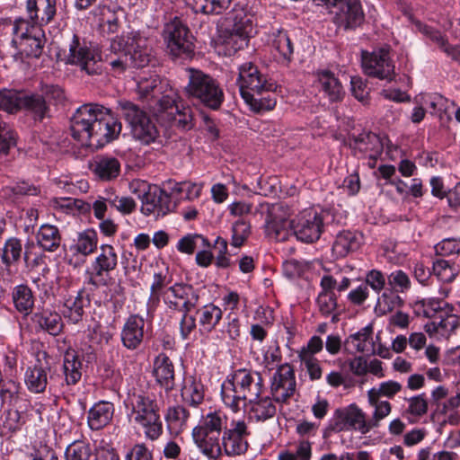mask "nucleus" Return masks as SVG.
Listing matches in <instances>:
<instances>
[{
    "label": "nucleus",
    "instance_id": "nucleus-6",
    "mask_svg": "<svg viewBox=\"0 0 460 460\" xmlns=\"http://www.w3.org/2000/svg\"><path fill=\"white\" fill-rule=\"evenodd\" d=\"M118 105L120 115L130 127L133 137L146 146L155 143L159 131L147 112L130 101L121 100Z\"/></svg>",
    "mask_w": 460,
    "mask_h": 460
},
{
    "label": "nucleus",
    "instance_id": "nucleus-64",
    "mask_svg": "<svg viewBox=\"0 0 460 460\" xmlns=\"http://www.w3.org/2000/svg\"><path fill=\"white\" fill-rule=\"evenodd\" d=\"M213 248L217 252L216 266L222 269L230 267L231 261L227 257V241L217 236L214 242Z\"/></svg>",
    "mask_w": 460,
    "mask_h": 460
},
{
    "label": "nucleus",
    "instance_id": "nucleus-37",
    "mask_svg": "<svg viewBox=\"0 0 460 460\" xmlns=\"http://www.w3.org/2000/svg\"><path fill=\"white\" fill-rule=\"evenodd\" d=\"M93 172L102 181L117 178L120 172V163L112 156H98L94 162Z\"/></svg>",
    "mask_w": 460,
    "mask_h": 460
},
{
    "label": "nucleus",
    "instance_id": "nucleus-21",
    "mask_svg": "<svg viewBox=\"0 0 460 460\" xmlns=\"http://www.w3.org/2000/svg\"><path fill=\"white\" fill-rule=\"evenodd\" d=\"M23 254L25 261H28L27 252H23L22 240L17 237L8 238L1 249V261L4 266V270L0 273V279L3 282L9 284L12 282L11 266L18 263Z\"/></svg>",
    "mask_w": 460,
    "mask_h": 460
},
{
    "label": "nucleus",
    "instance_id": "nucleus-10",
    "mask_svg": "<svg viewBox=\"0 0 460 460\" xmlns=\"http://www.w3.org/2000/svg\"><path fill=\"white\" fill-rule=\"evenodd\" d=\"M117 267L118 254L115 248L111 244H102L90 270H86L87 283L94 288L108 286L110 276Z\"/></svg>",
    "mask_w": 460,
    "mask_h": 460
},
{
    "label": "nucleus",
    "instance_id": "nucleus-18",
    "mask_svg": "<svg viewBox=\"0 0 460 460\" xmlns=\"http://www.w3.org/2000/svg\"><path fill=\"white\" fill-rule=\"evenodd\" d=\"M246 435H248L246 423L243 420L233 421L221 436V456L223 452L227 456L244 454L248 449V443L244 438Z\"/></svg>",
    "mask_w": 460,
    "mask_h": 460
},
{
    "label": "nucleus",
    "instance_id": "nucleus-28",
    "mask_svg": "<svg viewBox=\"0 0 460 460\" xmlns=\"http://www.w3.org/2000/svg\"><path fill=\"white\" fill-rule=\"evenodd\" d=\"M317 80L320 91L331 102H341L343 99L345 95L343 86L334 73L329 70H321L317 73Z\"/></svg>",
    "mask_w": 460,
    "mask_h": 460
},
{
    "label": "nucleus",
    "instance_id": "nucleus-61",
    "mask_svg": "<svg viewBox=\"0 0 460 460\" xmlns=\"http://www.w3.org/2000/svg\"><path fill=\"white\" fill-rule=\"evenodd\" d=\"M388 285L397 293H403L411 288L409 276L401 270L393 271L388 276Z\"/></svg>",
    "mask_w": 460,
    "mask_h": 460
},
{
    "label": "nucleus",
    "instance_id": "nucleus-17",
    "mask_svg": "<svg viewBox=\"0 0 460 460\" xmlns=\"http://www.w3.org/2000/svg\"><path fill=\"white\" fill-rule=\"evenodd\" d=\"M270 388L275 402L279 404L288 402L296 388L295 371L289 364H282L277 368L270 379Z\"/></svg>",
    "mask_w": 460,
    "mask_h": 460
},
{
    "label": "nucleus",
    "instance_id": "nucleus-4",
    "mask_svg": "<svg viewBox=\"0 0 460 460\" xmlns=\"http://www.w3.org/2000/svg\"><path fill=\"white\" fill-rule=\"evenodd\" d=\"M263 389L264 382L260 372L239 368L230 374L222 385L221 397L226 407L237 412L241 405L245 407L247 401L261 395Z\"/></svg>",
    "mask_w": 460,
    "mask_h": 460
},
{
    "label": "nucleus",
    "instance_id": "nucleus-13",
    "mask_svg": "<svg viewBox=\"0 0 460 460\" xmlns=\"http://www.w3.org/2000/svg\"><path fill=\"white\" fill-rule=\"evenodd\" d=\"M328 429L333 432L356 430L362 435L370 431L366 413L355 403L336 409L330 420Z\"/></svg>",
    "mask_w": 460,
    "mask_h": 460
},
{
    "label": "nucleus",
    "instance_id": "nucleus-36",
    "mask_svg": "<svg viewBox=\"0 0 460 460\" xmlns=\"http://www.w3.org/2000/svg\"><path fill=\"white\" fill-rule=\"evenodd\" d=\"M373 328L367 325L360 329L358 332L348 337L345 345L352 347L355 351L361 353H375V344L372 341Z\"/></svg>",
    "mask_w": 460,
    "mask_h": 460
},
{
    "label": "nucleus",
    "instance_id": "nucleus-27",
    "mask_svg": "<svg viewBox=\"0 0 460 460\" xmlns=\"http://www.w3.org/2000/svg\"><path fill=\"white\" fill-rule=\"evenodd\" d=\"M191 435L195 445L204 456L215 460L221 457V437L211 435L200 427H194Z\"/></svg>",
    "mask_w": 460,
    "mask_h": 460
},
{
    "label": "nucleus",
    "instance_id": "nucleus-23",
    "mask_svg": "<svg viewBox=\"0 0 460 460\" xmlns=\"http://www.w3.org/2000/svg\"><path fill=\"white\" fill-rule=\"evenodd\" d=\"M28 408L3 409L0 414V436L11 438L27 422Z\"/></svg>",
    "mask_w": 460,
    "mask_h": 460
},
{
    "label": "nucleus",
    "instance_id": "nucleus-24",
    "mask_svg": "<svg viewBox=\"0 0 460 460\" xmlns=\"http://www.w3.org/2000/svg\"><path fill=\"white\" fill-rule=\"evenodd\" d=\"M22 390L20 383L13 379L5 380L0 387L1 408H28V400Z\"/></svg>",
    "mask_w": 460,
    "mask_h": 460
},
{
    "label": "nucleus",
    "instance_id": "nucleus-45",
    "mask_svg": "<svg viewBox=\"0 0 460 460\" xmlns=\"http://www.w3.org/2000/svg\"><path fill=\"white\" fill-rule=\"evenodd\" d=\"M98 236L93 229H86L78 234L76 243L71 246V250L87 256L97 249Z\"/></svg>",
    "mask_w": 460,
    "mask_h": 460
},
{
    "label": "nucleus",
    "instance_id": "nucleus-31",
    "mask_svg": "<svg viewBox=\"0 0 460 460\" xmlns=\"http://www.w3.org/2000/svg\"><path fill=\"white\" fill-rule=\"evenodd\" d=\"M49 370V367H44L40 360L34 366L29 367L24 375V382L28 390L34 394L43 393L48 385Z\"/></svg>",
    "mask_w": 460,
    "mask_h": 460
},
{
    "label": "nucleus",
    "instance_id": "nucleus-39",
    "mask_svg": "<svg viewBox=\"0 0 460 460\" xmlns=\"http://www.w3.org/2000/svg\"><path fill=\"white\" fill-rule=\"evenodd\" d=\"M37 243L44 251L55 252L60 245L61 235L56 226L42 225L36 234Z\"/></svg>",
    "mask_w": 460,
    "mask_h": 460
},
{
    "label": "nucleus",
    "instance_id": "nucleus-62",
    "mask_svg": "<svg viewBox=\"0 0 460 460\" xmlns=\"http://www.w3.org/2000/svg\"><path fill=\"white\" fill-rule=\"evenodd\" d=\"M402 390V385L396 381H386L379 385L378 388L373 387L367 391V395L381 399L382 396L393 398L397 393Z\"/></svg>",
    "mask_w": 460,
    "mask_h": 460
},
{
    "label": "nucleus",
    "instance_id": "nucleus-63",
    "mask_svg": "<svg viewBox=\"0 0 460 460\" xmlns=\"http://www.w3.org/2000/svg\"><path fill=\"white\" fill-rule=\"evenodd\" d=\"M190 412L183 406L169 408L166 420L173 429H181L187 422Z\"/></svg>",
    "mask_w": 460,
    "mask_h": 460
},
{
    "label": "nucleus",
    "instance_id": "nucleus-58",
    "mask_svg": "<svg viewBox=\"0 0 460 460\" xmlns=\"http://www.w3.org/2000/svg\"><path fill=\"white\" fill-rule=\"evenodd\" d=\"M243 100L256 112L270 111L276 106L275 98L270 97V94L267 96L257 95V93L246 94Z\"/></svg>",
    "mask_w": 460,
    "mask_h": 460
},
{
    "label": "nucleus",
    "instance_id": "nucleus-44",
    "mask_svg": "<svg viewBox=\"0 0 460 460\" xmlns=\"http://www.w3.org/2000/svg\"><path fill=\"white\" fill-rule=\"evenodd\" d=\"M179 104L177 103V93L172 90L159 98L154 107L155 113L158 119L167 121L173 113H177Z\"/></svg>",
    "mask_w": 460,
    "mask_h": 460
},
{
    "label": "nucleus",
    "instance_id": "nucleus-5",
    "mask_svg": "<svg viewBox=\"0 0 460 460\" xmlns=\"http://www.w3.org/2000/svg\"><path fill=\"white\" fill-rule=\"evenodd\" d=\"M188 73L189 82L184 87L188 99L210 110H218L225 100L224 92L218 81L201 70L190 68Z\"/></svg>",
    "mask_w": 460,
    "mask_h": 460
},
{
    "label": "nucleus",
    "instance_id": "nucleus-52",
    "mask_svg": "<svg viewBox=\"0 0 460 460\" xmlns=\"http://www.w3.org/2000/svg\"><path fill=\"white\" fill-rule=\"evenodd\" d=\"M209 241L202 234H189L181 238L176 245L180 252L192 254L197 247L209 248Z\"/></svg>",
    "mask_w": 460,
    "mask_h": 460
},
{
    "label": "nucleus",
    "instance_id": "nucleus-40",
    "mask_svg": "<svg viewBox=\"0 0 460 460\" xmlns=\"http://www.w3.org/2000/svg\"><path fill=\"white\" fill-rule=\"evenodd\" d=\"M272 46L279 54V63L288 66L293 60L294 45L288 31L279 30L274 34Z\"/></svg>",
    "mask_w": 460,
    "mask_h": 460
},
{
    "label": "nucleus",
    "instance_id": "nucleus-38",
    "mask_svg": "<svg viewBox=\"0 0 460 460\" xmlns=\"http://www.w3.org/2000/svg\"><path fill=\"white\" fill-rule=\"evenodd\" d=\"M358 247L357 234L351 231H342L336 235L332 250L335 258H343Z\"/></svg>",
    "mask_w": 460,
    "mask_h": 460
},
{
    "label": "nucleus",
    "instance_id": "nucleus-53",
    "mask_svg": "<svg viewBox=\"0 0 460 460\" xmlns=\"http://www.w3.org/2000/svg\"><path fill=\"white\" fill-rule=\"evenodd\" d=\"M350 146L361 152H367L368 150L379 152L382 149L379 137L371 132H363L358 136H353Z\"/></svg>",
    "mask_w": 460,
    "mask_h": 460
},
{
    "label": "nucleus",
    "instance_id": "nucleus-16",
    "mask_svg": "<svg viewBox=\"0 0 460 460\" xmlns=\"http://www.w3.org/2000/svg\"><path fill=\"white\" fill-rule=\"evenodd\" d=\"M361 63L365 74L368 76L388 82L394 77V65L390 58L388 49L385 48L372 52L362 51Z\"/></svg>",
    "mask_w": 460,
    "mask_h": 460
},
{
    "label": "nucleus",
    "instance_id": "nucleus-48",
    "mask_svg": "<svg viewBox=\"0 0 460 460\" xmlns=\"http://www.w3.org/2000/svg\"><path fill=\"white\" fill-rule=\"evenodd\" d=\"M93 456L92 445L85 440H75L65 450L66 460H91Z\"/></svg>",
    "mask_w": 460,
    "mask_h": 460
},
{
    "label": "nucleus",
    "instance_id": "nucleus-33",
    "mask_svg": "<svg viewBox=\"0 0 460 460\" xmlns=\"http://www.w3.org/2000/svg\"><path fill=\"white\" fill-rule=\"evenodd\" d=\"M204 385L194 376H185L183 379L181 395L182 400L190 406L197 407L204 400Z\"/></svg>",
    "mask_w": 460,
    "mask_h": 460
},
{
    "label": "nucleus",
    "instance_id": "nucleus-57",
    "mask_svg": "<svg viewBox=\"0 0 460 460\" xmlns=\"http://www.w3.org/2000/svg\"><path fill=\"white\" fill-rule=\"evenodd\" d=\"M172 279L167 278L162 272L155 273L154 280L150 288V296L148 303L154 305H158L160 302L161 295L165 292L166 287L171 283Z\"/></svg>",
    "mask_w": 460,
    "mask_h": 460
},
{
    "label": "nucleus",
    "instance_id": "nucleus-3",
    "mask_svg": "<svg viewBox=\"0 0 460 460\" xmlns=\"http://www.w3.org/2000/svg\"><path fill=\"white\" fill-rule=\"evenodd\" d=\"M110 51L116 58H110L112 70L123 73L127 69H141L146 67L153 60V49L148 40L138 31L122 33L111 39Z\"/></svg>",
    "mask_w": 460,
    "mask_h": 460
},
{
    "label": "nucleus",
    "instance_id": "nucleus-11",
    "mask_svg": "<svg viewBox=\"0 0 460 460\" xmlns=\"http://www.w3.org/2000/svg\"><path fill=\"white\" fill-rule=\"evenodd\" d=\"M170 53L175 58H190L193 54L192 36L186 25L175 17L166 23L163 31Z\"/></svg>",
    "mask_w": 460,
    "mask_h": 460
},
{
    "label": "nucleus",
    "instance_id": "nucleus-35",
    "mask_svg": "<svg viewBox=\"0 0 460 460\" xmlns=\"http://www.w3.org/2000/svg\"><path fill=\"white\" fill-rule=\"evenodd\" d=\"M199 331L202 333H210L216 329L223 317L222 310L213 305L208 304L197 310Z\"/></svg>",
    "mask_w": 460,
    "mask_h": 460
},
{
    "label": "nucleus",
    "instance_id": "nucleus-26",
    "mask_svg": "<svg viewBox=\"0 0 460 460\" xmlns=\"http://www.w3.org/2000/svg\"><path fill=\"white\" fill-rule=\"evenodd\" d=\"M26 7L30 19L40 26L51 22L57 13L56 0H28Z\"/></svg>",
    "mask_w": 460,
    "mask_h": 460
},
{
    "label": "nucleus",
    "instance_id": "nucleus-8",
    "mask_svg": "<svg viewBox=\"0 0 460 460\" xmlns=\"http://www.w3.org/2000/svg\"><path fill=\"white\" fill-rule=\"evenodd\" d=\"M316 5L325 6L332 14L333 23L344 31H354L365 21L360 0H313Z\"/></svg>",
    "mask_w": 460,
    "mask_h": 460
},
{
    "label": "nucleus",
    "instance_id": "nucleus-22",
    "mask_svg": "<svg viewBox=\"0 0 460 460\" xmlns=\"http://www.w3.org/2000/svg\"><path fill=\"white\" fill-rule=\"evenodd\" d=\"M145 319L138 314H131L127 319L120 332L122 345L129 349H137L143 342Z\"/></svg>",
    "mask_w": 460,
    "mask_h": 460
},
{
    "label": "nucleus",
    "instance_id": "nucleus-25",
    "mask_svg": "<svg viewBox=\"0 0 460 460\" xmlns=\"http://www.w3.org/2000/svg\"><path fill=\"white\" fill-rule=\"evenodd\" d=\"M154 376L155 381L166 392L175 387L174 366L165 353H160L154 360Z\"/></svg>",
    "mask_w": 460,
    "mask_h": 460
},
{
    "label": "nucleus",
    "instance_id": "nucleus-42",
    "mask_svg": "<svg viewBox=\"0 0 460 460\" xmlns=\"http://www.w3.org/2000/svg\"><path fill=\"white\" fill-rule=\"evenodd\" d=\"M12 298L14 307L18 312L25 315L31 312L34 305V296L31 289L24 284L13 288Z\"/></svg>",
    "mask_w": 460,
    "mask_h": 460
},
{
    "label": "nucleus",
    "instance_id": "nucleus-20",
    "mask_svg": "<svg viewBox=\"0 0 460 460\" xmlns=\"http://www.w3.org/2000/svg\"><path fill=\"white\" fill-rule=\"evenodd\" d=\"M31 321L37 332H46L51 336L59 335L64 329L61 315L47 307H38L31 314Z\"/></svg>",
    "mask_w": 460,
    "mask_h": 460
},
{
    "label": "nucleus",
    "instance_id": "nucleus-15",
    "mask_svg": "<svg viewBox=\"0 0 460 460\" xmlns=\"http://www.w3.org/2000/svg\"><path fill=\"white\" fill-rule=\"evenodd\" d=\"M13 33L14 38L12 42L22 53L28 58H39L44 47L43 31L39 28L29 30L28 22L23 19L16 20Z\"/></svg>",
    "mask_w": 460,
    "mask_h": 460
},
{
    "label": "nucleus",
    "instance_id": "nucleus-30",
    "mask_svg": "<svg viewBox=\"0 0 460 460\" xmlns=\"http://www.w3.org/2000/svg\"><path fill=\"white\" fill-rule=\"evenodd\" d=\"M114 414L113 403L101 401L93 404L89 410L87 421L92 430H99L107 426Z\"/></svg>",
    "mask_w": 460,
    "mask_h": 460
},
{
    "label": "nucleus",
    "instance_id": "nucleus-19",
    "mask_svg": "<svg viewBox=\"0 0 460 460\" xmlns=\"http://www.w3.org/2000/svg\"><path fill=\"white\" fill-rule=\"evenodd\" d=\"M167 193L166 189L152 186L142 201L141 212L145 216L155 214L156 217H164L172 212L176 203L171 200Z\"/></svg>",
    "mask_w": 460,
    "mask_h": 460
},
{
    "label": "nucleus",
    "instance_id": "nucleus-51",
    "mask_svg": "<svg viewBox=\"0 0 460 460\" xmlns=\"http://www.w3.org/2000/svg\"><path fill=\"white\" fill-rule=\"evenodd\" d=\"M417 305L422 307L423 315L429 319H438V315H443L447 312L452 311V308L448 306L447 302L434 297L424 298L419 301Z\"/></svg>",
    "mask_w": 460,
    "mask_h": 460
},
{
    "label": "nucleus",
    "instance_id": "nucleus-55",
    "mask_svg": "<svg viewBox=\"0 0 460 460\" xmlns=\"http://www.w3.org/2000/svg\"><path fill=\"white\" fill-rule=\"evenodd\" d=\"M169 124L182 130H190L194 127L192 110L190 107H179L177 113H173L168 120Z\"/></svg>",
    "mask_w": 460,
    "mask_h": 460
},
{
    "label": "nucleus",
    "instance_id": "nucleus-14",
    "mask_svg": "<svg viewBox=\"0 0 460 460\" xmlns=\"http://www.w3.org/2000/svg\"><path fill=\"white\" fill-rule=\"evenodd\" d=\"M237 84L243 99H245L246 94L261 95L264 93L273 92L277 87L252 62H246L239 67Z\"/></svg>",
    "mask_w": 460,
    "mask_h": 460
},
{
    "label": "nucleus",
    "instance_id": "nucleus-43",
    "mask_svg": "<svg viewBox=\"0 0 460 460\" xmlns=\"http://www.w3.org/2000/svg\"><path fill=\"white\" fill-rule=\"evenodd\" d=\"M82 363L75 350L67 349L64 356L63 370L66 385H75L82 376Z\"/></svg>",
    "mask_w": 460,
    "mask_h": 460
},
{
    "label": "nucleus",
    "instance_id": "nucleus-2",
    "mask_svg": "<svg viewBox=\"0 0 460 460\" xmlns=\"http://www.w3.org/2000/svg\"><path fill=\"white\" fill-rule=\"evenodd\" d=\"M120 121L111 110L97 103L80 106L70 119L72 137L81 146L99 149L117 138L121 131Z\"/></svg>",
    "mask_w": 460,
    "mask_h": 460
},
{
    "label": "nucleus",
    "instance_id": "nucleus-59",
    "mask_svg": "<svg viewBox=\"0 0 460 460\" xmlns=\"http://www.w3.org/2000/svg\"><path fill=\"white\" fill-rule=\"evenodd\" d=\"M250 233V224L243 219L237 220L232 226V246L241 247L249 237Z\"/></svg>",
    "mask_w": 460,
    "mask_h": 460
},
{
    "label": "nucleus",
    "instance_id": "nucleus-49",
    "mask_svg": "<svg viewBox=\"0 0 460 460\" xmlns=\"http://www.w3.org/2000/svg\"><path fill=\"white\" fill-rule=\"evenodd\" d=\"M368 403L374 407L372 418L367 420L369 429L377 428L380 421L387 417L392 411V405L388 401H383L372 395H367Z\"/></svg>",
    "mask_w": 460,
    "mask_h": 460
},
{
    "label": "nucleus",
    "instance_id": "nucleus-29",
    "mask_svg": "<svg viewBox=\"0 0 460 460\" xmlns=\"http://www.w3.org/2000/svg\"><path fill=\"white\" fill-rule=\"evenodd\" d=\"M275 401L269 395L254 396L247 401L249 414L256 421H266L273 418L277 412Z\"/></svg>",
    "mask_w": 460,
    "mask_h": 460
},
{
    "label": "nucleus",
    "instance_id": "nucleus-60",
    "mask_svg": "<svg viewBox=\"0 0 460 460\" xmlns=\"http://www.w3.org/2000/svg\"><path fill=\"white\" fill-rule=\"evenodd\" d=\"M160 84L161 81L156 75H150L148 78L140 77L137 82V92L142 99L154 97V93Z\"/></svg>",
    "mask_w": 460,
    "mask_h": 460
},
{
    "label": "nucleus",
    "instance_id": "nucleus-34",
    "mask_svg": "<svg viewBox=\"0 0 460 460\" xmlns=\"http://www.w3.org/2000/svg\"><path fill=\"white\" fill-rule=\"evenodd\" d=\"M227 424V415L224 411L218 410L209 411L206 415L202 416V419L196 427H200L201 429L211 433V435L221 437L223 432L229 428Z\"/></svg>",
    "mask_w": 460,
    "mask_h": 460
},
{
    "label": "nucleus",
    "instance_id": "nucleus-50",
    "mask_svg": "<svg viewBox=\"0 0 460 460\" xmlns=\"http://www.w3.org/2000/svg\"><path fill=\"white\" fill-rule=\"evenodd\" d=\"M433 273L442 282H452L459 273L458 265L446 259H438L433 262Z\"/></svg>",
    "mask_w": 460,
    "mask_h": 460
},
{
    "label": "nucleus",
    "instance_id": "nucleus-46",
    "mask_svg": "<svg viewBox=\"0 0 460 460\" xmlns=\"http://www.w3.org/2000/svg\"><path fill=\"white\" fill-rule=\"evenodd\" d=\"M85 302L86 300L84 298L82 292H79L75 297L67 299L64 305V317L72 323L81 322L84 314Z\"/></svg>",
    "mask_w": 460,
    "mask_h": 460
},
{
    "label": "nucleus",
    "instance_id": "nucleus-47",
    "mask_svg": "<svg viewBox=\"0 0 460 460\" xmlns=\"http://www.w3.org/2000/svg\"><path fill=\"white\" fill-rule=\"evenodd\" d=\"M40 192L38 186L29 181H17L13 185L3 187L2 193L4 198L16 199L23 196H37Z\"/></svg>",
    "mask_w": 460,
    "mask_h": 460
},
{
    "label": "nucleus",
    "instance_id": "nucleus-12",
    "mask_svg": "<svg viewBox=\"0 0 460 460\" xmlns=\"http://www.w3.org/2000/svg\"><path fill=\"white\" fill-rule=\"evenodd\" d=\"M228 22L226 29L224 44L229 52H236L248 45L252 31V21L243 11L232 12L226 17Z\"/></svg>",
    "mask_w": 460,
    "mask_h": 460
},
{
    "label": "nucleus",
    "instance_id": "nucleus-1",
    "mask_svg": "<svg viewBox=\"0 0 460 460\" xmlns=\"http://www.w3.org/2000/svg\"><path fill=\"white\" fill-rule=\"evenodd\" d=\"M291 212L284 203L273 204L269 209L265 220V234L274 241L284 242L292 227L296 239L306 243L319 240L326 220L331 217L327 210L316 211L314 208L305 209L296 220L289 222Z\"/></svg>",
    "mask_w": 460,
    "mask_h": 460
},
{
    "label": "nucleus",
    "instance_id": "nucleus-9",
    "mask_svg": "<svg viewBox=\"0 0 460 460\" xmlns=\"http://www.w3.org/2000/svg\"><path fill=\"white\" fill-rule=\"evenodd\" d=\"M101 56L98 49L92 42L73 34L68 46V54L66 57V64L79 66L87 75H98L101 73Z\"/></svg>",
    "mask_w": 460,
    "mask_h": 460
},
{
    "label": "nucleus",
    "instance_id": "nucleus-54",
    "mask_svg": "<svg viewBox=\"0 0 460 460\" xmlns=\"http://www.w3.org/2000/svg\"><path fill=\"white\" fill-rule=\"evenodd\" d=\"M232 0H195V12L204 14H220L231 4Z\"/></svg>",
    "mask_w": 460,
    "mask_h": 460
},
{
    "label": "nucleus",
    "instance_id": "nucleus-32",
    "mask_svg": "<svg viewBox=\"0 0 460 460\" xmlns=\"http://www.w3.org/2000/svg\"><path fill=\"white\" fill-rule=\"evenodd\" d=\"M169 291L180 302L179 312H190L197 306L199 296L191 285L175 283L169 287Z\"/></svg>",
    "mask_w": 460,
    "mask_h": 460
},
{
    "label": "nucleus",
    "instance_id": "nucleus-56",
    "mask_svg": "<svg viewBox=\"0 0 460 460\" xmlns=\"http://www.w3.org/2000/svg\"><path fill=\"white\" fill-rule=\"evenodd\" d=\"M22 92L13 90L0 91V110L9 113L21 110Z\"/></svg>",
    "mask_w": 460,
    "mask_h": 460
},
{
    "label": "nucleus",
    "instance_id": "nucleus-7",
    "mask_svg": "<svg viewBox=\"0 0 460 460\" xmlns=\"http://www.w3.org/2000/svg\"><path fill=\"white\" fill-rule=\"evenodd\" d=\"M132 407L135 422L145 429V434L151 440L157 439L163 432V425L157 413V404L143 393H133L128 398Z\"/></svg>",
    "mask_w": 460,
    "mask_h": 460
},
{
    "label": "nucleus",
    "instance_id": "nucleus-41",
    "mask_svg": "<svg viewBox=\"0 0 460 460\" xmlns=\"http://www.w3.org/2000/svg\"><path fill=\"white\" fill-rule=\"evenodd\" d=\"M30 111L35 119L42 120L49 111L46 100L40 94H27L22 93L21 100V110Z\"/></svg>",
    "mask_w": 460,
    "mask_h": 460
}]
</instances>
